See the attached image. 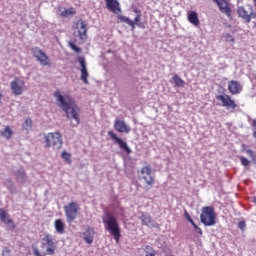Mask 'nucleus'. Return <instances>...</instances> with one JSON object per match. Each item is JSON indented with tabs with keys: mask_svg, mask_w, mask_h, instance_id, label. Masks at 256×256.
<instances>
[{
	"mask_svg": "<svg viewBox=\"0 0 256 256\" xmlns=\"http://www.w3.org/2000/svg\"><path fill=\"white\" fill-rule=\"evenodd\" d=\"M56 101L59 103L60 109L66 113V117L70 120H73L71 124L73 127H77L81 123V118L79 117L81 109L75 103L73 96L71 94L62 95L59 90L53 93Z\"/></svg>",
	"mask_w": 256,
	"mask_h": 256,
	"instance_id": "obj_1",
	"label": "nucleus"
},
{
	"mask_svg": "<svg viewBox=\"0 0 256 256\" xmlns=\"http://www.w3.org/2000/svg\"><path fill=\"white\" fill-rule=\"evenodd\" d=\"M102 223L104 224L105 230L114 237L115 242L119 243L121 240V226H119L117 218L111 212H106L102 216Z\"/></svg>",
	"mask_w": 256,
	"mask_h": 256,
	"instance_id": "obj_2",
	"label": "nucleus"
},
{
	"mask_svg": "<svg viewBox=\"0 0 256 256\" xmlns=\"http://www.w3.org/2000/svg\"><path fill=\"white\" fill-rule=\"evenodd\" d=\"M41 247H42V249H45V253L41 254V251L39 250V248L34 247L33 255H35V256H46V255L53 256V255H55V251H57V245L53 241V236L51 234H44V237L42 238V242H41Z\"/></svg>",
	"mask_w": 256,
	"mask_h": 256,
	"instance_id": "obj_3",
	"label": "nucleus"
},
{
	"mask_svg": "<svg viewBox=\"0 0 256 256\" xmlns=\"http://www.w3.org/2000/svg\"><path fill=\"white\" fill-rule=\"evenodd\" d=\"M200 221L205 227H213L217 223V214L213 206H204L201 210Z\"/></svg>",
	"mask_w": 256,
	"mask_h": 256,
	"instance_id": "obj_4",
	"label": "nucleus"
},
{
	"mask_svg": "<svg viewBox=\"0 0 256 256\" xmlns=\"http://www.w3.org/2000/svg\"><path fill=\"white\" fill-rule=\"evenodd\" d=\"M139 181H144L146 184L147 189H151L153 185H155V175H153V169L151 166H143L137 172Z\"/></svg>",
	"mask_w": 256,
	"mask_h": 256,
	"instance_id": "obj_5",
	"label": "nucleus"
},
{
	"mask_svg": "<svg viewBox=\"0 0 256 256\" xmlns=\"http://www.w3.org/2000/svg\"><path fill=\"white\" fill-rule=\"evenodd\" d=\"M45 147L61 149L63 147V136L59 132H50L44 136Z\"/></svg>",
	"mask_w": 256,
	"mask_h": 256,
	"instance_id": "obj_6",
	"label": "nucleus"
},
{
	"mask_svg": "<svg viewBox=\"0 0 256 256\" xmlns=\"http://www.w3.org/2000/svg\"><path fill=\"white\" fill-rule=\"evenodd\" d=\"M64 213L67 223H73L79 217V204L75 201L64 206Z\"/></svg>",
	"mask_w": 256,
	"mask_h": 256,
	"instance_id": "obj_7",
	"label": "nucleus"
},
{
	"mask_svg": "<svg viewBox=\"0 0 256 256\" xmlns=\"http://www.w3.org/2000/svg\"><path fill=\"white\" fill-rule=\"evenodd\" d=\"M117 19L119 20L120 23H126L131 27V31H135V26L139 27L140 29H145V23H141V14H137L136 17L134 18V21L129 19L127 16H123L121 14L117 15Z\"/></svg>",
	"mask_w": 256,
	"mask_h": 256,
	"instance_id": "obj_8",
	"label": "nucleus"
},
{
	"mask_svg": "<svg viewBox=\"0 0 256 256\" xmlns=\"http://www.w3.org/2000/svg\"><path fill=\"white\" fill-rule=\"evenodd\" d=\"M31 51L33 57H35L36 61H38L40 65H43L44 67H49V65H51V60L45 51L41 50L39 47H34Z\"/></svg>",
	"mask_w": 256,
	"mask_h": 256,
	"instance_id": "obj_9",
	"label": "nucleus"
},
{
	"mask_svg": "<svg viewBox=\"0 0 256 256\" xmlns=\"http://www.w3.org/2000/svg\"><path fill=\"white\" fill-rule=\"evenodd\" d=\"M72 29L78 31V37L80 41H87V22L83 19H78L72 26Z\"/></svg>",
	"mask_w": 256,
	"mask_h": 256,
	"instance_id": "obj_10",
	"label": "nucleus"
},
{
	"mask_svg": "<svg viewBox=\"0 0 256 256\" xmlns=\"http://www.w3.org/2000/svg\"><path fill=\"white\" fill-rule=\"evenodd\" d=\"M108 135L111 139V141H113L114 143H117L119 148L126 153V155H131V153H133V151L131 150V148L129 147V145H127V142L123 141V139L117 137V134L115 132H113V130H110L108 132Z\"/></svg>",
	"mask_w": 256,
	"mask_h": 256,
	"instance_id": "obj_11",
	"label": "nucleus"
},
{
	"mask_svg": "<svg viewBox=\"0 0 256 256\" xmlns=\"http://www.w3.org/2000/svg\"><path fill=\"white\" fill-rule=\"evenodd\" d=\"M10 89L13 95H23V92L25 91V82L19 79V77H15L13 81L10 82Z\"/></svg>",
	"mask_w": 256,
	"mask_h": 256,
	"instance_id": "obj_12",
	"label": "nucleus"
},
{
	"mask_svg": "<svg viewBox=\"0 0 256 256\" xmlns=\"http://www.w3.org/2000/svg\"><path fill=\"white\" fill-rule=\"evenodd\" d=\"M236 13L240 19H243L245 23H251V19H256V12H250L245 9V6H238Z\"/></svg>",
	"mask_w": 256,
	"mask_h": 256,
	"instance_id": "obj_13",
	"label": "nucleus"
},
{
	"mask_svg": "<svg viewBox=\"0 0 256 256\" xmlns=\"http://www.w3.org/2000/svg\"><path fill=\"white\" fill-rule=\"evenodd\" d=\"M215 4L218 5L219 11L221 13H224L229 19H231V13H233V10L231 9V3L229 0H213Z\"/></svg>",
	"mask_w": 256,
	"mask_h": 256,
	"instance_id": "obj_14",
	"label": "nucleus"
},
{
	"mask_svg": "<svg viewBox=\"0 0 256 256\" xmlns=\"http://www.w3.org/2000/svg\"><path fill=\"white\" fill-rule=\"evenodd\" d=\"M216 99L221 101L222 107H226V109H237V103L228 94L216 95Z\"/></svg>",
	"mask_w": 256,
	"mask_h": 256,
	"instance_id": "obj_15",
	"label": "nucleus"
},
{
	"mask_svg": "<svg viewBox=\"0 0 256 256\" xmlns=\"http://www.w3.org/2000/svg\"><path fill=\"white\" fill-rule=\"evenodd\" d=\"M78 63H80L81 67V81L85 83V85H89V72L87 71V64L85 62V57H79Z\"/></svg>",
	"mask_w": 256,
	"mask_h": 256,
	"instance_id": "obj_16",
	"label": "nucleus"
},
{
	"mask_svg": "<svg viewBox=\"0 0 256 256\" xmlns=\"http://www.w3.org/2000/svg\"><path fill=\"white\" fill-rule=\"evenodd\" d=\"M114 129L117 133H131V127L124 120L118 118L114 121Z\"/></svg>",
	"mask_w": 256,
	"mask_h": 256,
	"instance_id": "obj_17",
	"label": "nucleus"
},
{
	"mask_svg": "<svg viewBox=\"0 0 256 256\" xmlns=\"http://www.w3.org/2000/svg\"><path fill=\"white\" fill-rule=\"evenodd\" d=\"M0 221L5 223V225H10V229H15L17 227L13 219H11V215H9L3 208H0Z\"/></svg>",
	"mask_w": 256,
	"mask_h": 256,
	"instance_id": "obj_18",
	"label": "nucleus"
},
{
	"mask_svg": "<svg viewBox=\"0 0 256 256\" xmlns=\"http://www.w3.org/2000/svg\"><path fill=\"white\" fill-rule=\"evenodd\" d=\"M228 91L231 95H239L243 91V86H241L239 81L231 80L228 82Z\"/></svg>",
	"mask_w": 256,
	"mask_h": 256,
	"instance_id": "obj_19",
	"label": "nucleus"
},
{
	"mask_svg": "<svg viewBox=\"0 0 256 256\" xmlns=\"http://www.w3.org/2000/svg\"><path fill=\"white\" fill-rule=\"evenodd\" d=\"M106 3L107 9L117 15V13H121V4L119 0H104Z\"/></svg>",
	"mask_w": 256,
	"mask_h": 256,
	"instance_id": "obj_20",
	"label": "nucleus"
},
{
	"mask_svg": "<svg viewBox=\"0 0 256 256\" xmlns=\"http://www.w3.org/2000/svg\"><path fill=\"white\" fill-rule=\"evenodd\" d=\"M95 238V229L92 227H88L85 232H83V239L85 243L91 245L93 243V239Z\"/></svg>",
	"mask_w": 256,
	"mask_h": 256,
	"instance_id": "obj_21",
	"label": "nucleus"
},
{
	"mask_svg": "<svg viewBox=\"0 0 256 256\" xmlns=\"http://www.w3.org/2000/svg\"><path fill=\"white\" fill-rule=\"evenodd\" d=\"M187 19L191 25H194V27H199L200 21H199V15L195 11H190L187 14Z\"/></svg>",
	"mask_w": 256,
	"mask_h": 256,
	"instance_id": "obj_22",
	"label": "nucleus"
},
{
	"mask_svg": "<svg viewBox=\"0 0 256 256\" xmlns=\"http://www.w3.org/2000/svg\"><path fill=\"white\" fill-rule=\"evenodd\" d=\"M55 230L59 233V235H63L65 233V222L61 219H56L54 222Z\"/></svg>",
	"mask_w": 256,
	"mask_h": 256,
	"instance_id": "obj_23",
	"label": "nucleus"
},
{
	"mask_svg": "<svg viewBox=\"0 0 256 256\" xmlns=\"http://www.w3.org/2000/svg\"><path fill=\"white\" fill-rule=\"evenodd\" d=\"M1 137H4V139H11L13 137V130L11 129V126H5L2 131H0Z\"/></svg>",
	"mask_w": 256,
	"mask_h": 256,
	"instance_id": "obj_24",
	"label": "nucleus"
},
{
	"mask_svg": "<svg viewBox=\"0 0 256 256\" xmlns=\"http://www.w3.org/2000/svg\"><path fill=\"white\" fill-rule=\"evenodd\" d=\"M139 219L144 225H151L152 223L151 215H149L148 213L141 212Z\"/></svg>",
	"mask_w": 256,
	"mask_h": 256,
	"instance_id": "obj_25",
	"label": "nucleus"
},
{
	"mask_svg": "<svg viewBox=\"0 0 256 256\" xmlns=\"http://www.w3.org/2000/svg\"><path fill=\"white\" fill-rule=\"evenodd\" d=\"M175 87H185V81L177 74L172 77Z\"/></svg>",
	"mask_w": 256,
	"mask_h": 256,
	"instance_id": "obj_26",
	"label": "nucleus"
},
{
	"mask_svg": "<svg viewBox=\"0 0 256 256\" xmlns=\"http://www.w3.org/2000/svg\"><path fill=\"white\" fill-rule=\"evenodd\" d=\"M16 179L17 181H20V183H25L27 179V174L23 170H18L16 172Z\"/></svg>",
	"mask_w": 256,
	"mask_h": 256,
	"instance_id": "obj_27",
	"label": "nucleus"
},
{
	"mask_svg": "<svg viewBox=\"0 0 256 256\" xmlns=\"http://www.w3.org/2000/svg\"><path fill=\"white\" fill-rule=\"evenodd\" d=\"M61 157L67 165H71V163H73V160H71V153H69L67 151H65V150L62 151Z\"/></svg>",
	"mask_w": 256,
	"mask_h": 256,
	"instance_id": "obj_28",
	"label": "nucleus"
},
{
	"mask_svg": "<svg viewBox=\"0 0 256 256\" xmlns=\"http://www.w3.org/2000/svg\"><path fill=\"white\" fill-rule=\"evenodd\" d=\"M76 13H77V10H75V8H73V7H70L68 9H65L64 11H62L60 13V15L64 18H66V17H69V15H75Z\"/></svg>",
	"mask_w": 256,
	"mask_h": 256,
	"instance_id": "obj_29",
	"label": "nucleus"
},
{
	"mask_svg": "<svg viewBox=\"0 0 256 256\" xmlns=\"http://www.w3.org/2000/svg\"><path fill=\"white\" fill-rule=\"evenodd\" d=\"M145 256H155L157 255V251L153 249L150 245L145 246L144 248Z\"/></svg>",
	"mask_w": 256,
	"mask_h": 256,
	"instance_id": "obj_30",
	"label": "nucleus"
},
{
	"mask_svg": "<svg viewBox=\"0 0 256 256\" xmlns=\"http://www.w3.org/2000/svg\"><path fill=\"white\" fill-rule=\"evenodd\" d=\"M22 127L26 131H31V129L33 128V120H31V118H27L23 123Z\"/></svg>",
	"mask_w": 256,
	"mask_h": 256,
	"instance_id": "obj_31",
	"label": "nucleus"
},
{
	"mask_svg": "<svg viewBox=\"0 0 256 256\" xmlns=\"http://www.w3.org/2000/svg\"><path fill=\"white\" fill-rule=\"evenodd\" d=\"M184 217H185V219H187V221H188L189 223H191V225L194 227V229H198V228H197V224L195 223V221H193V218H191V215H189V212H188V211H186V212L184 213Z\"/></svg>",
	"mask_w": 256,
	"mask_h": 256,
	"instance_id": "obj_32",
	"label": "nucleus"
},
{
	"mask_svg": "<svg viewBox=\"0 0 256 256\" xmlns=\"http://www.w3.org/2000/svg\"><path fill=\"white\" fill-rule=\"evenodd\" d=\"M68 45H69L70 49H72V51H74L75 53H81V48H79V46L75 45V43L69 42Z\"/></svg>",
	"mask_w": 256,
	"mask_h": 256,
	"instance_id": "obj_33",
	"label": "nucleus"
},
{
	"mask_svg": "<svg viewBox=\"0 0 256 256\" xmlns=\"http://www.w3.org/2000/svg\"><path fill=\"white\" fill-rule=\"evenodd\" d=\"M224 38L227 43H235V38L229 33H226Z\"/></svg>",
	"mask_w": 256,
	"mask_h": 256,
	"instance_id": "obj_34",
	"label": "nucleus"
},
{
	"mask_svg": "<svg viewBox=\"0 0 256 256\" xmlns=\"http://www.w3.org/2000/svg\"><path fill=\"white\" fill-rule=\"evenodd\" d=\"M240 161H241V164L244 166V167H249V160L243 156L240 157Z\"/></svg>",
	"mask_w": 256,
	"mask_h": 256,
	"instance_id": "obj_35",
	"label": "nucleus"
},
{
	"mask_svg": "<svg viewBox=\"0 0 256 256\" xmlns=\"http://www.w3.org/2000/svg\"><path fill=\"white\" fill-rule=\"evenodd\" d=\"M238 227L241 229V231H245V228L247 227V223L245 221L238 222Z\"/></svg>",
	"mask_w": 256,
	"mask_h": 256,
	"instance_id": "obj_36",
	"label": "nucleus"
},
{
	"mask_svg": "<svg viewBox=\"0 0 256 256\" xmlns=\"http://www.w3.org/2000/svg\"><path fill=\"white\" fill-rule=\"evenodd\" d=\"M5 185L9 189H11V188H13V181H11V179H8V180H6Z\"/></svg>",
	"mask_w": 256,
	"mask_h": 256,
	"instance_id": "obj_37",
	"label": "nucleus"
},
{
	"mask_svg": "<svg viewBox=\"0 0 256 256\" xmlns=\"http://www.w3.org/2000/svg\"><path fill=\"white\" fill-rule=\"evenodd\" d=\"M194 229L198 231L199 235H203V230L199 226H197V228H194Z\"/></svg>",
	"mask_w": 256,
	"mask_h": 256,
	"instance_id": "obj_38",
	"label": "nucleus"
},
{
	"mask_svg": "<svg viewBox=\"0 0 256 256\" xmlns=\"http://www.w3.org/2000/svg\"><path fill=\"white\" fill-rule=\"evenodd\" d=\"M133 11L136 13V15H141V10H139V9H134Z\"/></svg>",
	"mask_w": 256,
	"mask_h": 256,
	"instance_id": "obj_39",
	"label": "nucleus"
},
{
	"mask_svg": "<svg viewBox=\"0 0 256 256\" xmlns=\"http://www.w3.org/2000/svg\"><path fill=\"white\" fill-rule=\"evenodd\" d=\"M253 2H254V6L256 7V0H253Z\"/></svg>",
	"mask_w": 256,
	"mask_h": 256,
	"instance_id": "obj_40",
	"label": "nucleus"
},
{
	"mask_svg": "<svg viewBox=\"0 0 256 256\" xmlns=\"http://www.w3.org/2000/svg\"><path fill=\"white\" fill-rule=\"evenodd\" d=\"M248 153H253V151H251V150H248Z\"/></svg>",
	"mask_w": 256,
	"mask_h": 256,
	"instance_id": "obj_41",
	"label": "nucleus"
}]
</instances>
